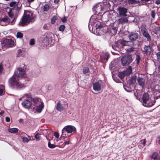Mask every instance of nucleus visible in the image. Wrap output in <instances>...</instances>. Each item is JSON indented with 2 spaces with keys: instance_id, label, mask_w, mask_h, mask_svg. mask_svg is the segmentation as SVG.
<instances>
[{
  "instance_id": "bf43d9fd",
  "label": "nucleus",
  "mask_w": 160,
  "mask_h": 160,
  "mask_svg": "<svg viewBox=\"0 0 160 160\" xmlns=\"http://www.w3.org/2000/svg\"><path fill=\"white\" fill-rule=\"evenodd\" d=\"M60 1V0H54V2L55 3L58 4Z\"/></svg>"
},
{
  "instance_id": "72a5a7b5",
  "label": "nucleus",
  "mask_w": 160,
  "mask_h": 160,
  "mask_svg": "<svg viewBox=\"0 0 160 160\" xmlns=\"http://www.w3.org/2000/svg\"><path fill=\"white\" fill-rule=\"evenodd\" d=\"M145 24L142 23L141 26V32H143L147 30Z\"/></svg>"
},
{
  "instance_id": "ea45409f",
  "label": "nucleus",
  "mask_w": 160,
  "mask_h": 160,
  "mask_svg": "<svg viewBox=\"0 0 160 160\" xmlns=\"http://www.w3.org/2000/svg\"><path fill=\"white\" fill-rule=\"evenodd\" d=\"M35 138H36L37 141H38L40 140L39 134L38 133H37L35 135Z\"/></svg>"
},
{
  "instance_id": "b1692460",
  "label": "nucleus",
  "mask_w": 160,
  "mask_h": 160,
  "mask_svg": "<svg viewBox=\"0 0 160 160\" xmlns=\"http://www.w3.org/2000/svg\"><path fill=\"white\" fill-rule=\"evenodd\" d=\"M120 43L123 46L129 45V43L131 42L130 41H127L125 40H119Z\"/></svg>"
},
{
  "instance_id": "8fccbe9b",
  "label": "nucleus",
  "mask_w": 160,
  "mask_h": 160,
  "mask_svg": "<svg viewBox=\"0 0 160 160\" xmlns=\"http://www.w3.org/2000/svg\"><path fill=\"white\" fill-rule=\"evenodd\" d=\"M35 44V41L34 39H31L30 42V44L31 45H33Z\"/></svg>"
},
{
  "instance_id": "f03ea898",
  "label": "nucleus",
  "mask_w": 160,
  "mask_h": 160,
  "mask_svg": "<svg viewBox=\"0 0 160 160\" xmlns=\"http://www.w3.org/2000/svg\"><path fill=\"white\" fill-rule=\"evenodd\" d=\"M25 68H19L13 75L10 79L9 83L10 86L19 89L24 87L23 84H20L18 82L19 78H22L26 74Z\"/></svg>"
},
{
  "instance_id": "f3484780",
  "label": "nucleus",
  "mask_w": 160,
  "mask_h": 160,
  "mask_svg": "<svg viewBox=\"0 0 160 160\" xmlns=\"http://www.w3.org/2000/svg\"><path fill=\"white\" fill-rule=\"evenodd\" d=\"M153 93L155 95L160 93V85H155L153 88Z\"/></svg>"
},
{
  "instance_id": "e433bc0d",
  "label": "nucleus",
  "mask_w": 160,
  "mask_h": 160,
  "mask_svg": "<svg viewBox=\"0 0 160 160\" xmlns=\"http://www.w3.org/2000/svg\"><path fill=\"white\" fill-rule=\"evenodd\" d=\"M128 2L129 4H134L137 3L136 0H128Z\"/></svg>"
},
{
  "instance_id": "0e129e2a",
  "label": "nucleus",
  "mask_w": 160,
  "mask_h": 160,
  "mask_svg": "<svg viewBox=\"0 0 160 160\" xmlns=\"http://www.w3.org/2000/svg\"><path fill=\"white\" fill-rule=\"evenodd\" d=\"M28 1V2H32L34 1V0H27Z\"/></svg>"
},
{
  "instance_id": "603ef678",
  "label": "nucleus",
  "mask_w": 160,
  "mask_h": 160,
  "mask_svg": "<svg viewBox=\"0 0 160 160\" xmlns=\"http://www.w3.org/2000/svg\"><path fill=\"white\" fill-rule=\"evenodd\" d=\"M64 143L65 145L68 144H70V140H69V139L68 138V139L67 140L65 141L64 142Z\"/></svg>"
},
{
  "instance_id": "e2e57ef3",
  "label": "nucleus",
  "mask_w": 160,
  "mask_h": 160,
  "mask_svg": "<svg viewBox=\"0 0 160 160\" xmlns=\"http://www.w3.org/2000/svg\"><path fill=\"white\" fill-rule=\"evenodd\" d=\"M4 113V111L3 110H2L0 112V115H2Z\"/></svg>"
},
{
  "instance_id": "9b49d317",
  "label": "nucleus",
  "mask_w": 160,
  "mask_h": 160,
  "mask_svg": "<svg viewBox=\"0 0 160 160\" xmlns=\"http://www.w3.org/2000/svg\"><path fill=\"white\" fill-rule=\"evenodd\" d=\"M11 21L8 16H5L4 18H0V25L2 26H5L8 24L12 25L11 23Z\"/></svg>"
},
{
  "instance_id": "a19ab883",
  "label": "nucleus",
  "mask_w": 160,
  "mask_h": 160,
  "mask_svg": "<svg viewBox=\"0 0 160 160\" xmlns=\"http://www.w3.org/2000/svg\"><path fill=\"white\" fill-rule=\"evenodd\" d=\"M65 26L64 25H61L59 28V30L61 31H63L65 29Z\"/></svg>"
},
{
  "instance_id": "79ce46f5",
  "label": "nucleus",
  "mask_w": 160,
  "mask_h": 160,
  "mask_svg": "<svg viewBox=\"0 0 160 160\" xmlns=\"http://www.w3.org/2000/svg\"><path fill=\"white\" fill-rule=\"evenodd\" d=\"M48 147L51 148H54L55 147H56L55 145L53 144H51L50 142H48Z\"/></svg>"
},
{
  "instance_id": "f257e3e1",
  "label": "nucleus",
  "mask_w": 160,
  "mask_h": 160,
  "mask_svg": "<svg viewBox=\"0 0 160 160\" xmlns=\"http://www.w3.org/2000/svg\"><path fill=\"white\" fill-rule=\"evenodd\" d=\"M9 5L12 8H7L6 11L9 17L12 19L11 24H14L21 10L22 4L19 1H12L9 3Z\"/></svg>"
},
{
  "instance_id": "49530a36",
  "label": "nucleus",
  "mask_w": 160,
  "mask_h": 160,
  "mask_svg": "<svg viewBox=\"0 0 160 160\" xmlns=\"http://www.w3.org/2000/svg\"><path fill=\"white\" fill-rule=\"evenodd\" d=\"M123 0H114V3L116 4H118L121 3V1Z\"/></svg>"
},
{
  "instance_id": "0eeeda50",
  "label": "nucleus",
  "mask_w": 160,
  "mask_h": 160,
  "mask_svg": "<svg viewBox=\"0 0 160 160\" xmlns=\"http://www.w3.org/2000/svg\"><path fill=\"white\" fill-rule=\"evenodd\" d=\"M128 9L122 7H119L118 9V11L120 16L124 17H129L131 14L130 12L128 11Z\"/></svg>"
},
{
  "instance_id": "6e6552de",
  "label": "nucleus",
  "mask_w": 160,
  "mask_h": 160,
  "mask_svg": "<svg viewBox=\"0 0 160 160\" xmlns=\"http://www.w3.org/2000/svg\"><path fill=\"white\" fill-rule=\"evenodd\" d=\"M121 61L123 66L128 65L131 62V57L129 55H125L122 57Z\"/></svg>"
},
{
  "instance_id": "5701e85b",
  "label": "nucleus",
  "mask_w": 160,
  "mask_h": 160,
  "mask_svg": "<svg viewBox=\"0 0 160 160\" xmlns=\"http://www.w3.org/2000/svg\"><path fill=\"white\" fill-rule=\"evenodd\" d=\"M128 22V19L125 17H121L118 20V23L119 24H123L126 22Z\"/></svg>"
},
{
  "instance_id": "20e7f679",
  "label": "nucleus",
  "mask_w": 160,
  "mask_h": 160,
  "mask_svg": "<svg viewBox=\"0 0 160 160\" xmlns=\"http://www.w3.org/2000/svg\"><path fill=\"white\" fill-rule=\"evenodd\" d=\"M35 16L32 12L28 11H25L19 24L22 26H24L30 22H34Z\"/></svg>"
},
{
  "instance_id": "c756f323",
  "label": "nucleus",
  "mask_w": 160,
  "mask_h": 160,
  "mask_svg": "<svg viewBox=\"0 0 160 160\" xmlns=\"http://www.w3.org/2000/svg\"><path fill=\"white\" fill-rule=\"evenodd\" d=\"M8 131L11 133H14L18 132V129L16 128H9L8 129Z\"/></svg>"
},
{
  "instance_id": "de8ad7c7",
  "label": "nucleus",
  "mask_w": 160,
  "mask_h": 160,
  "mask_svg": "<svg viewBox=\"0 0 160 160\" xmlns=\"http://www.w3.org/2000/svg\"><path fill=\"white\" fill-rule=\"evenodd\" d=\"M54 136L57 138H58L59 136V133L57 132H55L54 134Z\"/></svg>"
},
{
  "instance_id": "bb28decb",
  "label": "nucleus",
  "mask_w": 160,
  "mask_h": 160,
  "mask_svg": "<svg viewBox=\"0 0 160 160\" xmlns=\"http://www.w3.org/2000/svg\"><path fill=\"white\" fill-rule=\"evenodd\" d=\"M56 108L59 111H61L64 109L63 106L60 103V101L58 102Z\"/></svg>"
},
{
  "instance_id": "6ab92c4d",
  "label": "nucleus",
  "mask_w": 160,
  "mask_h": 160,
  "mask_svg": "<svg viewBox=\"0 0 160 160\" xmlns=\"http://www.w3.org/2000/svg\"><path fill=\"white\" fill-rule=\"evenodd\" d=\"M44 105L43 102L38 105L36 107V111L38 113H40L44 108Z\"/></svg>"
},
{
  "instance_id": "58836bf2",
  "label": "nucleus",
  "mask_w": 160,
  "mask_h": 160,
  "mask_svg": "<svg viewBox=\"0 0 160 160\" xmlns=\"http://www.w3.org/2000/svg\"><path fill=\"white\" fill-rule=\"evenodd\" d=\"M136 76H133L131 78V81L132 83H134L136 81Z\"/></svg>"
},
{
  "instance_id": "39448f33",
  "label": "nucleus",
  "mask_w": 160,
  "mask_h": 160,
  "mask_svg": "<svg viewBox=\"0 0 160 160\" xmlns=\"http://www.w3.org/2000/svg\"><path fill=\"white\" fill-rule=\"evenodd\" d=\"M76 131V128L72 125H67L65 126L62 130V136L63 137H69L68 134H72L75 132Z\"/></svg>"
},
{
  "instance_id": "5fc2aeb1",
  "label": "nucleus",
  "mask_w": 160,
  "mask_h": 160,
  "mask_svg": "<svg viewBox=\"0 0 160 160\" xmlns=\"http://www.w3.org/2000/svg\"><path fill=\"white\" fill-rule=\"evenodd\" d=\"M6 121L8 122H9L10 121V118L8 117H6L5 118Z\"/></svg>"
},
{
  "instance_id": "864d4df0",
  "label": "nucleus",
  "mask_w": 160,
  "mask_h": 160,
  "mask_svg": "<svg viewBox=\"0 0 160 160\" xmlns=\"http://www.w3.org/2000/svg\"><path fill=\"white\" fill-rule=\"evenodd\" d=\"M113 80L115 82H117L119 83L120 82V80L118 78H113Z\"/></svg>"
},
{
  "instance_id": "c85d7f7f",
  "label": "nucleus",
  "mask_w": 160,
  "mask_h": 160,
  "mask_svg": "<svg viewBox=\"0 0 160 160\" xmlns=\"http://www.w3.org/2000/svg\"><path fill=\"white\" fill-rule=\"evenodd\" d=\"M60 19V18L58 16H54L52 18L51 20V23L52 24H54L55 22H58V20Z\"/></svg>"
},
{
  "instance_id": "423d86ee",
  "label": "nucleus",
  "mask_w": 160,
  "mask_h": 160,
  "mask_svg": "<svg viewBox=\"0 0 160 160\" xmlns=\"http://www.w3.org/2000/svg\"><path fill=\"white\" fill-rule=\"evenodd\" d=\"M142 104L146 107H151L155 103L154 102L151 101L149 95L147 93L143 94L142 97Z\"/></svg>"
},
{
  "instance_id": "2f4dec72",
  "label": "nucleus",
  "mask_w": 160,
  "mask_h": 160,
  "mask_svg": "<svg viewBox=\"0 0 160 160\" xmlns=\"http://www.w3.org/2000/svg\"><path fill=\"white\" fill-rule=\"evenodd\" d=\"M50 9V7L48 4H45L44 7L43 9L44 11L48 12Z\"/></svg>"
},
{
  "instance_id": "4468645a",
  "label": "nucleus",
  "mask_w": 160,
  "mask_h": 160,
  "mask_svg": "<svg viewBox=\"0 0 160 160\" xmlns=\"http://www.w3.org/2000/svg\"><path fill=\"white\" fill-rule=\"evenodd\" d=\"M100 4L102 5L104 11L109 10L110 9L109 8L110 6V5L108 1L107 0L104 1L103 3H100Z\"/></svg>"
},
{
  "instance_id": "dca6fc26",
  "label": "nucleus",
  "mask_w": 160,
  "mask_h": 160,
  "mask_svg": "<svg viewBox=\"0 0 160 160\" xmlns=\"http://www.w3.org/2000/svg\"><path fill=\"white\" fill-rule=\"evenodd\" d=\"M104 18L107 21L109 20L111 18V15L110 14L109 12H105L100 18L102 19L103 20Z\"/></svg>"
},
{
  "instance_id": "37998d69",
  "label": "nucleus",
  "mask_w": 160,
  "mask_h": 160,
  "mask_svg": "<svg viewBox=\"0 0 160 160\" xmlns=\"http://www.w3.org/2000/svg\"><path fill=\"white\" fill-rule=\"evenodd\" d=\"M89 68L87 67H86L84 68L83 69V73L84 74H86L88 72Z\"/></svg>"
},
{
  "instance_id": "c9c22d12",
  "label": "nucleus",
  "mask_w": 160,
  "mask_h": 160,
  "mask_svg": "<svg viewBox=\"0 0 160 160\" xmlns=\"http://www.w3.org/2000/svg\"><path fill=\"white\" fill-rule=\"evenodd\" d=\"M140 59L141 58H140L139 55H137L136 57V63L137 64H138Z\"/></svg>"
},
{
  "instance_id": "f704fd0d",
  "label": "nucleus",
  "mask_w": 160,
  "mask_h": 160,
  "mask_svg": "<svg viewBox=\"0 0 160 160\" xmlns=\"http://www.w3.org/2000/svg\"><path fill=\"white\" fill-rule=\"evenodd\" d=\"M28 138L25 137L23 138H22L23 142H28L30 141L31 140L30 137L29 136H28Z\"/></svg>"
},
{
  "instance_id": "338daca9",
  "label": "nucleus",
  "mask_w": 160,
  "mask_h": 160,
  "mask_svg": "<svg viewBox=\"0 0 160 160\" xmlns=\"http://www.w3.org/2000/svg\"><path fill=\"white\" fill-rule=\"evenodd\" d=\"M158 141L160 142V136L158 138Z\"/></svg>"
},
{
  "instance_id": "052dcab7",
  "label": "nucleus",
  "mask_w": 160,
  "mask_h": 160,
  "mask_svg": "<svg viewBox=\"0 0 160 160\" xmlns=\"http://www.w3.org/2000/svg\"><path fill=\"white\" fill-rule=\"evenodd\" d=\"M112 48H113L115 50H118V48L117 47H115V46H112Z\"/></svg>"
},
{
  "instance_id": "aec40b11",
  "label": "nucleus",
  "mask_w": 160,
  "mask_h": 160,
  "mask_svg": "<svg viewBox=\"0 0 160 160\" xmlns=\"http://www.w3.org/2000/svg\"><path fill=\"white\" fill-rule=\"evenodd\" d=\"M31 100L35 104L38 105L41 103L42 102L41 101V100L40 98H35L31 99Z\"/></svg>"
},
{
  "instance_id": "4c0bfd02",
  "label": "nucleus",
  "mask_w": 160,
  "mask_h": 160,
  "mask_svg": "<svg viewBox=\"0 0 160 160\" xmlns=\"http://www.w3.org/2000/svg\"><path fill=\"white\" fill-rule=\"evenodd\" d=\"M23 36V34L21 32H18L17 34V37L18 38H21Z\"/></svg>"
},
{
  "instance_id": "ddd939ff",
  "label": "nucleus",
  "mask_w": 160,
  "mask_h": 160,
  "mask_svg": "<svg viewBox=\"0 0 160 160\" xmlns=\"http://www.w3.org/2000/svg\"><path fill=\"white\" fill-rule=\"evenodd\" d=\"M2 44L5 47H12L14 45V41L10 39L4 40Z\"/></svg>"
},
{
  "instance_id": "680f3d73",
  "label": "nucleus",
  "mask_w": 160,
  "mask_h": 160,
  "mask_svg": "<svg viewBox=\"0 0 160 160\" xmlns=\"http://www.w3.org/2000/svg\"><path fill=\"white\" fill-rule=\"evenodd\" d=\"M22 52V50L21 49H19L18 51V53L19 55Z\"/></svg>"
},
{
  "instance_id": "4be33fe9",
  "label": "nucleus",
  "mask_w": 160,
  "mask_h": 160,
  "mask_svg": "<svg viewBox=\"0 0 160 160\" xmlns=\"http://www.w3.org/2000/svg\"><path fill=\"white\" fill-rule=\"evenodd\" d=\"M143 36L147 38L148 41H150L151 40V37L148 33L147 30L142 32Z\"/></svg>"
},
{
  "instance_id": "412c9836",
  "label": "nucleus",
  "mask_w": 160,
  "mask_h": 160,
  "mask_svg": "<svg viewBox=\"0 0 160 160\" xmlns=\"http://www.w3.org/2000/svg\"><path fill=\"white\" fill-rule=\"evenodd\" d=\"M109 57V54L107 53H103L101 55L100 57V59L103 62L104 61H107Z\"/></svg>"
},
{
  "instance_id": "69168bd1",
  "label": "nucleus",
  "mask_w": 160,
  "mask_h": 160,
  "mask_svg": "<svg viewBox=\"0 0 160 160\" xmlns=\"http://www.w3.org/2000/svg\"><path fill=\"white\" fill-rule=\"evenodd\" d=\"M141 0L143 1L148 2V1H150V0Z\"/></svg>"
},
{
  "instance_id": "6e6d98bb",
  "label": "nucleus",
  "mask_w": 160,
  "mask_h": 160,
  "mask_svg": "<svg viewBox=\"0 0 160 160\" xmlns=\"http://www.w3.org/2000/svg\"><path fill=\"white\" fill-rule=\"evenodd\" d=\"M3 71V68L2 65H0V73L2 72Z\"/></svg>"
},
{
  "instance_id": "c03bdc74",
  "label": "nucleus",
  "mask_w": 160,
  "mask_h": 160,
  "mask_svg": "<svg viewBox=\"0 0 160 160\" xmlns=\"http://www.w3.org/2000/svg\"><path fill=\"white\" fill-rule=\"evenodd\" d=\"M140 143L142 144L144 146H145L146 143L145 139L142 140L140 141Z\"/></svg>"
},
{
  "instance_id": "9d476101",
  "label": "nucleus",
  "mask_w": 160,
  "mask_h": 160,
  "mask_svg": "<svg viewBox=\"0 0 160 160\" xmlns=\"http://www.w3.org/2000/svg\"><path fill=\"white\" fill-rule=\"evenodd\" d=\"M93 89L95 92L100 91L102 88L101 81L96 82L93 84Z\"/></svg>"
},
{
  "instance_id": "f8f14e48",
  "label": "nucleus",
  "mask_w": 160,
  "mask_h": 160,
  "mask_svg": "<svg viewBox=\"0 0 160 160\" xmlns=\"http://www.w3.org/2000/svg\"><path fill=\"white\" fill-rule=\"evenodd\" d=\"M139 37L138 34L136 32H129L128 37L129 39L132 42H133L137 39Z\"/></svg>"
},
{
  "instance_id": "7c9ffc66",
  "label": "nucleus",
  "mask_w": 160,
  "mask_h": 160,
  "mask_svg": "<svg viewBox=\"0 0 160 160\" xmlns=\"http://www.w3.org/2000/svg\"><path fill=\"white\" fill-rule=\"evenodd\" d=\"M126 75L124 72H119L118 73V76L121 79L123 78Z\"/></svg>"
},
{
  "instance_id": "774afa93",
  "label": "nucleus",
  "mask_w": 160,
  "mask_h": 160,
  "mask_svg": "<svg viewBox=\"0 0 160 160\" xmlns=\"http://www.w3.org/2000/svg\"><path fill=\"white\" fill-rule=\"evenodd\" d=\"M156 160H160V157H158V158Z\"/></svg>"
},
{
  "instance_id": "3c124183",
  "label": "nucleus",
  "mask_w": 160,
  "mask_h": 160,
  "mask_svg": "<svg viewBox=\"0 0 160 160\" xmlns=\"http://www.w3.org/2000/svg\"><path fill=\"white\" fill-rule=\"evenodd\" d=\"M135 48L133 47H131L128 49V51L129 52L134 51L135 49Z\"/></svg>"
},
{
  "instance_id": "a211bd4d",
  "label": "nucleus",
  "mask_w": 160,
  "mask_h": 160,
  "mask_svg": "<svg viewBox=\"0 0 160 160\" xmlns=\"http://www.w3.org/2000/svg\"><path fill=\"white\" fill-rule=\"evenodd\" d=\"M139 85L143 87L145 84V79L144 78L138 76L137 79Z\"/></svg>"
},
{
  "instance_id": "09e8293b",
  "label": "nucleus",
  "mask_w": 160,
  "mask_h": 160,
  "mask_svg": "<svg viewBox=\"0 0 160 160\" xmlns=\"http://www.w3.org/2000/svg\"><path fill=\"white\" fill-rule=\"evenodd\" d=\"M151 15L152 17L153 18H155V11L154 10H152L151 11Z\"/></svg>"
},
{
  "instance_id": "1a4fd4ad",
  "label": "nucleus",
  "mask_w": 160,
  "mask_h": 160,
  "mask_svg": "<svg viewBox=\"0 0 160 160\" xmlns=\"http://www.w3.org/2000/svg\"><path fill=\"white\" fill-rule=\"evenodd\" d=\"M93 10L94 12L96 13L95 14L93 15H97V18H98V14H99L102 13L101 12L104 11L102 7V5L100 3L98 4L95 5L93 8Z\"/></svg>"
},
{
  "instance_id": "473e14b6",
  "label": "nucleus",
  "mask_w": 160,
  "mask_h": 160,
  "mask_svg": "<svg viewBox=\"0 0 160 160\" xmlns=\"http://www.w3.org/2000/svg\"><path fill=\"white\" fill-rule=\"evenodd\" d=\"M4 90V86L2 85H0V95H2L3 94Z\"/></svg>"
},
{
  "instance_id": "cd10ccee",
  "label": "nucleus",
  "mask_w": 160,
  "mask_h": 160,
  "mask_svg": "<svg viewBox=\"0 0 160 160\" xmlns=\"http://www.w3.org/2000/svg\"><path fill=\"white\" fill-rule=\"evenodd\" d=\"M126 75H129L132 72V68L131 66H129L128 68L124 71Z\"/></svg>"
},
{
  "instance_id": "7ed1b4c3",
  "label": "nucleus",
  "mask_w": 160,
  "mask_h": 160,
  "mask_svg": "<svg viewBox=\"0 0 160 160\" xmlns=\"http://www.w3.org/2000/svg\"><path fill=\"white\" fill-rule=\"evenodd\" d=\"M98 18L97 15H92L91 17L88 24V28L90 30L91 28L92 30L93 29L96 30V34L99 35L100 30L103 27V25L98 20Z\"/></svg>"
},
{
  "instance_id": "2eb2a0df",
  "label": "nucleus",
  "mask_w": 160,
  "mask_h": 160,
  "mask_svg": "<svg viewBox=\"0 0 160 160\" xmlns=\"http://www.w3.org/2000/svg\"><path fill=\"white\" fill-rule=\"evenodd\" d=\"M22 105L25 108L29 109L31 107L32 103L28 100H25L22 102Z\"/></svg>"
},
{
  "instance_id": "a878e982",
  "label": "nucleus",
  "mask_w": 160,
  "mask_h": 160,
  "mask_svg": "<svg viewBox=\"0 0 160 160\" xmlns=\"http://www.w3.org/2000/svg\"><path fill=\"white\" fill-rule=\"evenodd\" d=\"M150 157L152 160H156L158 158V157H160L158 156V154L157 152H154L150 156Z\"/></svg>"
},
{
  "instance_id": "4d7b16f0",
  "label": "nucleus",
  "mask_w": 160,
  "mask_h": 160,
  "mask_svg": "<svg viewBox=\"0 0 160 160\" xmlns=\"http://www.w3.org/2000/svg\"><path fill=\"white\" fill-rule=\"evenodd\" d=\"M63 22H65L67 21L66 18L64 17L63 19H61Z\"/></svg>"
},
{
  "instance_id": "a18cd8bd",
  "label": "nucleus",
  "mask_w": 160,
  "mask_h": 160,
  "mask_svg": "<svg viewBox=\"0 0 160 160\" xmlns=\"http://www.w3.org/2000/svg\"><path fill=\"white\" fill-rule=\"evenodd\" d=\"M26 97L27 98L29 99L31 98L32 99L31 95L30 94H25L24 95L23 97Z\"/></svg>"
},
{
  "instance_id": "393cba45",
  "label": "nucleus",
  "mask_w": 160,
  "mask_h": 160,
  "mask_svg": "<svg viewBox=\"0 0 160 160\" xmlns=\"http://www.w3.org/2000/svg\"><path fill=\"white\" fill-rule=\"evenodd\" d=\"M151 47L149 45L146 46L144 47V50L143 51L145 52L147 54H149L151 52Z\"/></svg>"
},
{
  "instance_id": "13d9d810",
  "label": "nucleus",
  "mask_w": 160,
  "mask_h": 160,
  "mask_svg": "<svg viewBox=\"0 0 160 160\" xmlns=\"http://www.w3.org/2000/svg\"><path fill=\"white\" fill-rule=\"evenodd\" d=\"M155 3L157 4H160V1L159 0H157L155 2Z\"/></svg>"
}]
</instances>
